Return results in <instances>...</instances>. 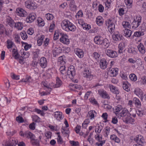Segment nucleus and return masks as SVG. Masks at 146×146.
Instances as JSON below:
<instances>
[{"instance_id": "obj_1", "label": "nucleus", "mask_w": 146, "mask_h": 146, "mask_svg": "<svg viewBox=\"0 0 146 146\" xmlns=\"http://www.w3.org/2000/svg\"><path fill=\"white\" fill-rule=\"evenodd\" d=\"M61 25L63 29L67 31H74L76 29V26L67 20L62 21Z\"/></svg>"}, {"instance_id": "obj_2", "label": "nucleus", "mask_w": 146, "mask_h": 146, "mask_svg": "<svg viewBox=\"0 0 146 146\" xmlns=\"http://www.w3.org/2000/svg\"><path fill=\"white\" fill-rule=\"evenodd\" d=\"M19 134L22 137L30 138L31 139H34L35 137L34 134L28 131H26L24 133L22 131H21Z\"/></svg>"}, {"instance_id": "obj_3", "label": "nucleus", "mask_w": 146, "mask_h": 146, "mask_svg": "<svg viewBox=\"0 0 146 146\" xmlns=\"http://www.w3.org/2000/svg\"><path fill=\"white\" fill-rule=\"evenodd\" d=\"M25 5L26 8L34 10L37 8L36 4L34 3L32 0H27L25 2Z\"/></svg>"}, {"instance_id": "obj_4", "label": "nucleus", "mask_w": 146, "mask_h": 146, "mask_svg": "<svg viewBox=\"0 0 146 146\" xmlns=\"http://www.w3.org/2000/svg\"><path fill=\"white\" fill-rule=\"evenodd\" d=\"M67 73L69 77L71 79H72L75 75V70L73 66H71L69 67L67 71Z\"/></svg>"}, {"instance_id": "obj_5", "label": "nucleus", "mask_w": 146, "mask_h": 146, "mask_svg": "<svg viewBox=\"0 0 146 146\" xmlns=\"http://www.w3.org/2000/svg\"><path fill=\"white\" fill-rule=\"evenodd\" d=\"M106 26H108V30L110 33H112L114 32L115 25L113 23L111 22V20L110 19H109L108 21H106Z\"/></svg>"}, {"instance_id": "obj_6", "label": "nucleus", "mask_w": 146, "mask_h": 146, "mask_svg": "<svg viewBox=\"0 0 146 146\" xmlns=\"http://www.w3.org/2000/svg\"><path fill=\"white\" fill-rule=\"evenodd\" d=\"M61 37L60 39V41L64 44H68L70 43V40L68 39V36L66 34L62 33H60Z\"/></svg>"}, {"instance_id": "obj_7", "label": "nucleus", "mask_w": 146, "mask_h": 146, "mask_svg": "<svg viewBox=\"0 0 146 146\" xmlns=\"http://www.w3.org/2000/svg\"><path fill=\"white\" fill-rule=\"evenodd\" d=\"M141 17L139 16L136 17V18L133 21L132 23L133 25L132 27L133 28H137L140 25L141 22Z\"/></svg>"}, {"instance_id": "obj_8", "label": "nucleus", "mask_w": 146, "mask_h": 146, "mask_svg": "<svg viewBox=\"0 0 146 146\" xmlns=\"http://www.w3.org/2000/svg\"><path fill=\"white\" fill-rule=\"evenodd\" d=\"M105 52L106 54L111 58H115L117 56V53L115 51L107 49Z\"/></svg>"}, {"instance_id": "obj_9", "label": "nucleus", "mask_w": 146, "mask_h": 146, "mask_svg": "<svg viewBox=\"0 0 146 146\" xmlns=\"http://www.w3.org/2000/svg\"><path fill=\"white\" fill-rule=\"evenodd\" d=\"M143 24L144 27H143V25H142V26L141 27V31H139L135 32L134 34V36L139 37L144 35V33L143 32L145 31L146 26H145V23Z\"/></svg>"}, {"instance_id": "obj_10", "label": "nucleus", "mask_w": 146, "mask_h": 146, "mask_svg": "<svg viewBox=\"0 0 146 146\" xmlns=\"http://www.w3.org/2000/svg\"><path fill=\"white\" fill-rule=\"evenodd\" d=\"M95 138L96 140L99 141L100 143L97 142L96 143V145L98 146H102V145L105 143L104 140L102 141V137H100L98 134L95 135Z\"/></svg>"}, {"instance_id": "obj_11", "label": "nucleus", "mask_w": 146, "mask_h": 146, "mask_svg": "<svg viewBox=\"0 0 146 146\" xmlns=\"http://www.w3.org/2000/svg\"><path fill=\"white\" fill-rule=\"evenodd\" d=\"M84 76L86 77L89 80H91L93 77V75L91 74V71L88 69L85 70L84 73Z\"/></svg>"}, {"instance_id": "obj_12", "label": "nucleus", "mask_w": 146, "mask_h": 146, "mask_svg": "<svg viewBox=\"0 0 146 146\" xmlns=\"http://www.w3.org/2000/svg\"><path fill=\"white\" fill-rule=\"evenodd\" d=\"M109 44L108 40L107 38H105L102 40L100 45L102 48H107L109 46Z\"/></svg>"}, {"instance_id": "obj_13", "label": "nucleus", "mask_w": 146, "mask_h": 146, "mask_svg": "<svg viewBox=\"0 0 146 146\" xmlns=\"http://www.w3.org/2000/svg\"><path fill=\"white\" fill-rule=\"evenodd\" d=\"M36 18L35 15L34 13H32L29 15L26 19L27 23H31L33 22Z\"/></svg>"}, {"instance_id": "obj_14", "label": "nucleus", "mask_w": 146, "mask_h": 146, "mask_svg": "<svg viewBox=\"0 0 146 146\" xmlns=\"http://www.w3.org/2000/svg\"><path fill=\"white\" fill-rule=\"evenodd\" d=\"M100 68L103 69H105L107 67V63L106 60L105 58H103L100 60Z\"/></svg>"}, {"instance_id": "obj_15", "label": "nucleus", "mask_w": 146, "mask_h": 146, "mask_svg": "<svg viewBox=\"0 0 146 146\" xmlns=\"http://www.w3.org/2000/svg\"><path fill=\"white\" fill-rule=\"evenodd\" d=\"M16 13H17L18 15L20 17H25L27 16V12L22 9H18Z\"/></svg>"}, {"instance_id": "obj_16", "label": "nucleus", "mask_w": 146, "mask_h": 146, "mask_svg": "<svg viewBox=\"0 0 146 146\" xmlns=\"http://www.w3.org/2000/svg\"><path fill=\"white\" fill-rule=\"evenodd\" d=\"M40 66L44 68L47 66V63L46 59L43 57L41 58L40 60Z\"/></svg>"}, {"instance_id": "obj_17", "label": "nucleus", "mask_w": 146, "mask_h": 146, "mask_svg": "<svg viewBox=\"0 0 146 146\" xmlns=\"http://www.w3.org/2000/svg\"><path fill=\"white\" fill-rule=\"evenodd\" d=\"M98 93L102 98H108L109 99L110 97L105 91L103 90H99L98 91Z\"/></svg>"}, {"instance_id": "obj_18", "label": "nucleus", "mask_w": 146, "mask_h": 146, "mask_svg": "<svg viewBox=\"0 0 146 146\" xmlns=\"http://www.w3.org/2000/svg\"><path fill=\"white\" fill-rule=\"evenodd\" d=\"M74 51L79 58H81L83 57L84 53L82 50L76 48L74 50Z\"/></svg>"}, {"instance_id": "obj_19", "label": "nucleus", "mask_w": 146, "mask_h": 146, "mask_svg": "<svg viewBox=\"0 0 146 146\" xmlns=\"http://www.w3.org/2000/svg\"><path fill=\"white\" fill-rule=\"evenodd\" d=\"M54 115L57 120H59L63 119L64 117L62 116V113L61 112L57 111L54 113Z\"/></svg>"}, {"instance_id": "obj_20", "label": "nucleus", "mask_w": 146, "mask_h": 146, "mask_svg": "<svg viewBox=\"0 0 146 146\" xmlns=\"http://www.w3.org/2000/svg\"><path fill=\"white\" fill-rule=\"evenodd\" d=\"M129 84L127 81H125L123 82V89L127 92L129 91L130 89L128 85Z\"/></svg>"}, {"instance_id": "obj_21", "label": "nucleus", "mask_w": 146, "mask_h": 146, "mask_svg": "<svg viewBox=\"0 0 146 146\" xmlns=\"http://www.w3.org/2000/svg\"><path fill=\"white\" fill-rule=\"evenodd\" d=\"M137 48L139 51L142 54H144L145 52V50L143 44L140 43L137 46Z\"/></svg>"}, {"instance_id": "obj_22", "label": "nucleus", "mask_w": 146, "mask_h": 146, "mask_svg": "<svg viewBox=\"0 0 146 146\" xmlns=\"http://www.w3.org/2000/svg\"><path fill=\"white\" fill-rule=\"evenodd\" d=\"M110 89L111 92L115 94H118L119 93V91L116 89L115 87L112 85H110Z\"/></svg>"}, {"instance_id": "obj_23", "label": "nucleus", "mask_w": 146, "mask_h": 146, "mask_svg": "<svg viewBox=\"0 0 146 146\" xmlns=\"http://www.w3.org/2000/svg\"><path fill=\"white\" fill-rule=\"evenodd\" d=\"M118 69L117 68H113L110 71V76L111 77L116 76L118 74Z\"/></svg>"}, {"instance_id": "obj_24", "label": "nucleus", "mask_w": 146, "mask_h": 146, "mask_svg": "<svg viewBox=\"0 0 146 146\" xmlns=\"http://www.w3.org/2000/svg\"><path fill=\"white\" fill-rule=\"evenodd\" d=\"M10 102V100L8 101V99L6 97H5V98H2L0 100V105L1 106H4L6 103H9Z\"/></svg>"}, {"instance_id": "obj_25", "label": "nucleus", "mask_w": 146, "mask_h": 146, "mask_svg": "<svg viewBox=\"0 0 146 146\" xmlns=\"http://www.w3.org/2000/svg\"><path fill=\"white\" fill-rule=\"evenodd\" d=\"M7 22L12 27H14L15 23L14 21L10 17H8L6 19Z\"/></svg>"}, {"instance_id": "obj_26", "label": "nucleus", "mask_w": 146, "mask_h": 146, "mask_svg": "<svg viewBox=\"0 0 146 146\" xmlns=\"http://www.w3.org/2000/svg\"><path fill=\"white\" fill-rule=\"evenodd\" d=\"M53 55L56 56V55L59 54L61 51V48L60 47L58 48H55L53 50Z\"/></svg>"}, {"instance_id": "obj_27", "label": "nucleus", "mask_w": 146, "mask_h": 146, "mask_svg": "<svg viewBox=\"0 0 146 146\" xmlns=\"http://www.w3.org/2000/svg\"><path fill=\"white\" fill-rule=\"evenodd\" d=\"M102 40L100 39V36H96L94 38V42L97 44L100 45Z\"/></svg>"}, {"instance_id": "obj_28", "label": "nucleus", "mask_w": 146, "mask_h": 146, "mask_svg": "<svg viewBox=\"0 0 146 146\" xmlns=\"http://www.w3.org/2000/svg\"><path fill=\"white\" fill-rule=\"evenodd\" d=\"M122 36L120 35L116 34L113 35H112L113 38L114 40L115 41H118L120 40L121 39Z\"/></svg>"}, {"instance_id": "obj_29", "label": "nucleus", "mask_w": 146, "mask_h": 146, "mask_svg": "<svg viewBox=\"0 0 146 146\" xmlns=\"http://www.w3.org/2000/svg\"><path fill=\"white\" fill-rule=\"evenodd\" d=\"M23 24L21 22H18L15 23L14 27H16L18 30H21L23 29Z\"/></svg>"}, {"instance_id": "obj_30", "label": "nucleus", "mask_w": 146, "mask_h": 146, "mask_svg": "<svg viewBox=\"0 0 146 146\" xmlns=\"http://www.w3.org/2000/svg\"><path fill=\"white\" fill-rule=\"evenodd\" d=\"M123 31L125 36L127 37H130L131 34V31L129 29H125Z\"/></svg>"}, {"instance_id": "obj_31", "label": "nucleus", "mask_w": 146, "mask_h": 146, "mask_svg": "<svg viewBox=\"0 0 146 146\" xmlns=\"http://www.w3.org/2000/svg\"><path fill=\"white\" fill-rule=\"evenodd\" d=\"M133 102L136 106H137L138 107H139L141 105V102L139 100V99L137 98H136L135 97L133 98Z\"/></svg>"}, {"instance_id": "obj_32", "label": "nucleus", "mask_w": 146, "mask_h": 146, "mask_svg": "<svg viewBox=\"0 0 146 146\" xmlns=\"http://www.w3.org/2000/svg\"><path fill=\"white\" fill-rule=\"evenodd\" d=\"M128 113L127 110L126 108H124L123 109H122V111L120 113V115L121 117H124Z\"/></svg>"}, {"instance_id": "obj_33", "label": "nucleus", "mask_w": 146, "mask_h": 146, "mask_svg": "<svg viewBox=\"0 0 146 146\" xmlns=\"http://www.w3.org/2000/svg\"><path fill=\"white\" fill-rule=\"evenodd\" d=\"M134 93L139 97L142 98L143 95V92L141 90L138 89L135 90Z\"/></svg>"}, {"instance_id": "obj_34", "label": "nucleus", "mask_w": 146, "mask_h": 146, "mask_svg": "<svg viewBox=\"0 0 146 146\" xmlns=\"http://www.w3.org/2000/svg\"><path fill=\"white\" fill-rule=\"evenodd\" d=\"M62 133L63 135H65V136L69 135V133H70V131L69 130L66 129L63 127L62 128Z\"/></svg>"}, {"instance_id": "obj_35", "label": "nucleus", "mask_w": 146, "mask_h": 146, "mask_svg": "<svg viewBox=\"0 0 146 146\" xmlns=\"http://www.w3.org/2000/svg\"><path fill=\"white\" fill-rule=\"evenodd\" d=\"M95 113L96 114V112L94 110H91L88 112V114L90 116L91 119L94 118Z\"/></svg>"}, {"instance_id": "obj_36", "label": "nucleus", "mask_w": 146, "mask_h": 146, "mask_svg": "<svg viewBox=\"0 0 146 146\" xmlns=\"http://www.w3.org/2000/svg\"><path fill=\"white\" fill-rule=\"evenodd\" d=\"M62 84L61 81L58 78H57L56 80V83L54 85L55 88H58L60 87Z\"/></svg>"}, {"instance_id": "obj_37", "label": "nucleus", "mask_w": 146, "mask_h": 146, "mask_svg": "<svg viewBox=\"0 0 146 146\" xmlns=\"http://www.w3.org/2000/svg\"><path fill=\"white\" fill-rule=\"evenodd\" d=\"M102 18V17H98L96 20V22L97 24L99 26H101L102 25V21L101 20V19Z\"/></svg>"}, {"instance_id": "obj_38", "label": "nucleus", "mask_w": 146, "mask_h": 146, "mask_svg": "<svg viewBox=\"0 0 146 146\" xmlns=\"http://www.w3.org/2000/svg\"><path fill=\"white\" fill-rule=\"evenodd\" d=\"M21 54L22 56L23 55V57H24V58H27L29 57V52H25L24 51V50H21Z\"/></svg>"}, {"instance_id": "obj_39", "label": "nucleus", "mask_w": 146, "mask_h": 146, "mask_svg": "<svg viewBox=\"0 0 146 146\" xmlns=\"http://www.w3.org/2000/svg\"><path fill=\"white\" fill-rule=\"evenodd\" d=\"M20 35L22 38L24 40H26L28 37L25 31H23L21 33Z\"/></svg>"}, {"instance_id": "obj_40", "label": "nucleus", "mask_w": 146, "mask_h": 146, "mask_svg": "<svg viewBox=\"0 0 146 146\" xmlns=\"http://www.w3.org/2000/svg\"><path fill=\"white\" fill-rule=\"evenodd\" d=\"M129 77L130 79L134 82L135 81L137 80V77L134 74H131Z\"/></svg>"}, {"instance_id": "obj_41", "label": "nucleus", "mask_w": 146, "mask_h": 146, "mask_svg": "<svg viewBox=\"0 0 146 146\" xmlns=\"http://www.w3.org/2000/svg\"><path fill=\"white\" fill-rule=\"evenodd\" d=\"M122 24L123 27L125 28H130V25L129 22L126 21L123 22Z\"/></svg>"}, {"instance_id": "obj_42", "label": "nucleus", "mask_w": 146, "mask_h": 146, "mask_svg": "<svg viewBox=\"0 0 146 146\" xmlns=\"http://www.w3.org/2000/svg\"><path fill=\"white\" fill-rule=\"evenodd\" d=\"M7 48L8 49L11 48L14 44L13 42L10 40H8L7 41Z\"/></svg>"}, {"instance_id": "obj_43", "label": "nucleus", "mask_w": 146, "mask_h": 146, "mask_svg": "<svg viewBox=\"0 0 146 146\" xmlns=\"http://www.w3.org/2000/svg\"><path fill=\"white\" fill-rule=\"evenodd\" d=\"M65 68V66H62L60 68V71L61 74L63 75L64 74L66 73Z\"/></svg>"}, {"instance_id": "obj_44", "label": "nucleus", "mask_w": 146, "mask_h": 146, "mask_svg": "<svg viewBox=\"0 0 146 146\" xmlns=\"http://www.w3.org/2000/svg\"><path fill=\"white\" fill-rule=\"evenodd\" d=\"M119 50L118 52L119 54L122 53L124 49V46L122 45V44H119L118 46Z\"/></svg>"}, {"instance_id": "obj_45", "label": "nucleus", "mask_w": 146, "mask_h": 146, "mask_svg": "<svg viewBox=\"0 0 146 146\" xmlns=\"http://www.w3.org/2000/svg\"><path fill=\"white\" fill-rule=\"evenodd\" d=\"M5 29L3 25L0 24V34L2 35L4 33Z\"/></svg>"}, {"instance_id": "obj_46", "label": "nucleus", "mask_w": 146, "mask_h": 146, "mask_svg": "<svg viewBox=\"0 0 146 146\" xmlns=\"http://www.w3.org/2000/svg\"><path fill=\"white\" fill-rule=\"evenodd\" d=\"M16 121L19 123H22L24 122V119L22 117L19 116L16 118Z\"/></svg>"}, {"instance_id": "obj_47", "label": "nucleus", "mask_w": 146, "mask_h": 146, "mask_svg": "<svg viewBox=\"0 0 146 146\" xmlns=\"http://www.w3.org/2000/svg\"><path fill=\"white\" fill-rule=\"evenodd\" d=\"M121 107H116L113 110L114 112L116 114H118L119 112L121 110Z\"/></svg>"}, {"instance_id": "obj_48", "label": "nucleus", "mask_w": 146, "mask_h": 146, "mask_svg": "<svg viewBox=\"0 0 146 146\" xmlns=\"http://www.w3.org/2000/svg\"><path fill=\"white\" fill-rule=\"evenodd\" d=\"M14 55L15 56V58L17 59L19 58V54L16 49L14 48L12 50Z\"/></svg>"}, {"instance_id": "obj_49", "label": "nucleus", "mask_w": 146, "mask_h": 146, "mask_svg": "<svg viewBox=\"0 0 146 146\" xmlns=\"http://www.w3.org/2000/svg\"><path fill=\"white\" fill-rule=\"evenodd\" d=\"M136 141L137 142L139 143V145H140L141 144L145 142V140L142 137L140 138H138L137 139Z\"/></svg>"}, {"instance_id": "obj_50", "label": "nucleus", "mask_w": 146, "mask_h": 146, "mask_svg": "<svg viewBox=\"0 0 146 146\" xmlns=\"http://www.w3.org/2000/svg\"><path fill=\"white\" fill-rule=\"evenodd\" d=\"M136 113L137 115L140 117L142 116L144 114V111L142 110H138L137 111H136Z\"/></svg>"}, {"instance_id": "obj_51", "label": "nucleus", "mask_w": 146, "mask_h": 146, "mask_svg": "<svg viewBox=\"0 0 146 146\" xmlns=\"http://www.w3.org/2000/svg\"><path fill=\"white\" fill-rule=\"evenodd\" d=\"M31 142L33 145H36L37 146L39 145V143L37 141L35 140V138L33 139H31Z\"/></svg>"}, {"instance_id": "obj_52", "label": "nucleus", "mask_w": 146, "mask_h": 146, "mask_svg": "<svg viewBox=\"0 0 146 146\" xmlns=\"http://www.w3.org/2000/svg\"><path fill=\"white\" fill-rule=\"evenodd\" d=\"M93 56L96 59H97L99 58L100 56V55L98 53L94 52L93 53Z\"/></svg>"}, {"instance_id": "obj_53", "label": "nucleus", "mask_w": 146, "mask_h": 146, "mask_svg": "<svg viewBox=\"0 0 146 146\" xmlns=\"http://www.w3.org/2000/svg\"><path fill=\"white\" fill-rule=\"evenodd\" d=\"M46 17L48 20L52 19L53 17V15L49 13L47 14L46 15Z\"/></svg>"}, {"instance_id": "obj_54", "label": "nucleus", "mask_w": 146, "mask_h": 146, "mask_svg": "<svg viewBox=\"0 0 146 146\" xmlns=\"http://www.w3.org/2000/svg\"><path fill=\"white\" fill-rule=\"evenodd\" d=\"M110 128L108 127H106V129L105 131V134L104 135L106 137H107L110 133Z\"/></svg>"}, {"instance_id": "obj_55", "label": "nucleus", "mask_w": 146, "mask_h": 146, "mask_svg": "<svg viewBox=\"0 0 146 146\" xmlns=\"http://www.w3.org/2000/svg\"><path fill=\"white\" fill-rule=\"evenodd\" d=\"M70 6V10L75 11L77 9V7L75 5H71Z\"/></svg>"}, {"instance_id": "obj_56", "label": "nucleus", "mask_w": 146, "mask_h": 146, "mask_svg": "<svg viewBox=\"0 0 146 146\" xmlns=\"http://www.w3.org/2000/svg\"><path fill=\"white\" fill-rule=\"evenodd\" d=\"M71 144L72 145V146H77L79 145V143L78 141H70Z\"/></svg>"}, {"instance_id": "obj_57", "label": "nucleus", "mask_w": 146, "mask_h": 146, "mask_svg": "<svg viewBox=\"0 0 146 146\" xmlns=\"http://www.w3.org/2000/svg\"><path fill=\"white\" fill-rule=\"evenodd\" d=\"M12 79L16 80H18L19 79V76L18 75H16L14 74H13L11 76Z\"/></svg>"}, {"instance_id": "obj_58", "label": "nucleus", "mask_w": 146, "mask_h": 146, "mask_svg": "<svg viewBox=\"0 0 146 146\" xmlns=\"http://www.w3.org/2000/svg\"><path fill=\"white\" fill-rule=\"evenodd\" d=\"M57 142L59 144H61L63 142L62 139L60 135H58Z\"/></svg>"}, {"instance_id": "obj_59", "label": "nucleus", "mask_w": 146, "mask_h": 146, "mask_svg": "<svg viewBox=\"0 0 146 146\" xmlns=\"http://www.w3.org/2000/svg\"><path fill=\"white\" fill-rule=\"evenodd\" d=\"M39 53V50H37L36 52H34L33 53V58H37L38 57V54Z\"/></svg>"}, {"instance_id": "obj_60", "label": "nucleus", "mask_w": 146, "mask_h": 146, "mask_svg": "<svg viewBox=\"0 0 146 146\" xmlns=\"http://www.w3.org/2000/svg\"><path fill=\"white\" fill-rule=\"evenodd\" d=\"M35 123L34 122H33L31 123L29 126V128L32 130H34L35 129Z\"/></svg>"}, {"instance_id": "obj_61", "label": "nucleus", "mask_w": 146, "mask_h": 146, "mask_svg": "<svg viewBox=\"0 0 146 146\" xmlns=\"http://www.w3.org/2000/svg\"><path fill=\"white\" fill-rule=\"evenodd\" d=\"M118 12L119 15L121 16L124 14V10L123 8H120L119 9Z\"/></svg>"}, {"instance_id": "obj_62", "label": "nucleus", "mask_w": 146, "mask_h": 146, "mask_svg": "<svg viewBox=\"0 0 146 146\" xmlns=\"http://www.w3.org/2000/svg\"><path fill=\"white\" fill-rule=\"evenodd\" d=\"M84 29H85V30L88 31L91 28L90 26L89 25H82Z\"/></svg>"}, {"instance_id": "obj_63", "label": "nucleus", "mask_w": 146, "mask_h": 146, "mask_svg": "<svg viewBox=\"0 0 146 146\" xmlns=\"http://www.w3.org/2000/svg\"><path fill=\"white\" fill-rule=\"evenodd\" d=\"M81 126L77 125L75 128V131L76 132L78 133L80 132L81 128Z\"/></svg>"}, {"instance_id": "obj_64", "label": "nucleus", "mask_w": 146, "mask_h": 146, "mask_svg": "<svg viewBox=\"0 0 146 146\" xmlns=\"http://www.w3.org/2000/svg\"><path fill=\"white\" fill-rule=\"evenodd\" d=\"M32 46L31 44H28L27 43L24 46V48L26 50H27L29 49Z\"/></svg>"}]
</instances>
